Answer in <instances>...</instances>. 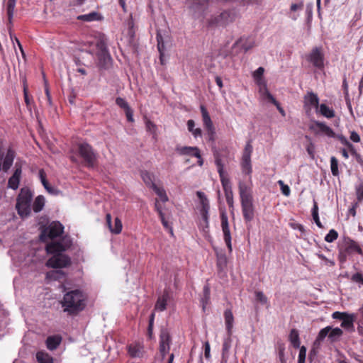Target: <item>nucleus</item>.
Here are the masks:
<instances>
[{
    "label": "nucleus",
    "mask_w": 363,
    "mask_h": 363,
    "mask_svg": "<svg viewBox=\"0 0 363 363\" xmlns=\"http://www.w3.org/2000/svg\"><path fill=\"white\" fill-rule=\"evenodd\" d=\"M86 296L80 289L65 291L60 303L63 312L68 315L76 316L84 310L86 306Z\"/></svg>",
    "instance_id": "1"
},
{
    "label": "nucleus",
    "mask_w": 363,
    "mask_h": 363,
    "mask_svg": "<svg viewBox=\"0 0 363 363\" xmlns=\"http://www.w3.org/2000/svg\"><path fill=\"white\" fill-rule=\"evenodd\" d=\"M338 259L340 262H345L347 257L353 253L363 256L362 246L350 237H344L338 246Z\"/></svg>",
    "instance_id": "2"
},
{
    "label": "nucleus",
    "mask_w": 363,
    "mask_h": 363,
    "mask_svg": "<svg viewBox=\"0 0 363 363\" xmlns=\"http://www.w3.org/2000/svg\"><path fill=\"white\" fill-rule=\"evenodd\" d=\"M33 194L30 189L22 188L16 199V208L21 218L26 217L31 212Z\"/></svg>",
    "instance_id": "3"
},
{
    "label": "nucleus",
    "mask_w": 363,
    "mask_h": 363,
    "mask_svg": "<svg viewBox=\"0 0 363 363\" xmlns=\"http://www.w3.org/2000/svg\"><path fill=\"white\" fill-rule=\"evenodd\" d=\"M78 155L83 159L84 165L89 168H94L97 164L98 155L91 145L86 143L77 145Z\"/></svg>",
    "instance_id": "4"
},
{
    "label": "nucleus",
    "mask_w": 363,
    "mask_h": 363,
    "mask_svg": "<svg viewBox=\"0 0 363 363\" xmlns=\"http://www.w3.org/2000/svg\"><path fill=\"white\" fill-rule=\"evenodd\" d=\"M238 17L237 12L235 10H225L218 15L211 16L207 21L208 26H222L225 27L228 24L233 23Z\"/></svg>",
    "instance_id": "5"
},
{
    "label": "nucleus",
    "mask_w": 363,
    "mask_h": 363,
    "mask_svg": "<svg viewBox=\"0 0 363 363\" xmlns=\"http://www.w3.org/2000/svg\"><path fill=\"white\" fill-rule=\"evenodd\" d=\"M196 196L199 199V210L201 216L202 222L201 223V226L203 228V230L208 229L209 227V216L208 211L210 209V203L209 200L208 199L206 194L200 191H196Z\"/></svg>",
    "instance_id": "6"
},
{
    "label": "nucleus",
    "mask_w": 363,
    "mask_h": 363,
    "mask_svg": "<svg viewBox=\"0 0 363 363\" xmlns=\"http://www.w3.org/2000/svg\"><path fill=\"white\" fill-rule=\"evenodd\" d=\"M342 335L343 331L340 328H333L331 326H326L319 331L314 342V345H320L327 336L330 342H337Z\"/></svg>",
    "instance_id": "7"
},
{
    "label": "nucleus",
    "mask_w": 363,
    "mask_h": 363,
    "mask_svg": "<svg viewBox=\"0 0 363 363\" xmlns=\"http://www.w3.org/2000/svg\"><path fill=\"white\" fill-rule=\"evenodd\" d=\"M63 230L64 227L60 222H52L42 231L40 239L45 240L46 238L54 239L60 237Z\"/></svg>",
    "instance_id": "8"
},
{
    "label": "nucleus",
    "mask_w": 363,
    "mask_h": 363,
    "mask_svg": "<svg viewBox=\"0 0 363 363\" xmlns=\"http://www.w3.org/2000/svg\"><path fill=\"white\" fill-rule=\"evenodd\" d=\"M175 151L181 156H190L198 158V164L200 167L203 164V160L201 157L200 150L197 147L177 145Z\"/></svg>",
    "instance_id": "9"
},
{
    "label": "nucleus",
    "mask_w": 363,
    "mask_h": 363,
    "mask_svg": "<svg viewBox=\"0 0 363 363\" xmlns=\"http://www.w3.org/2000/svg\"><path fill=\"white\" fill-rule=\"evenodd\" d=\"M70 264L71 259L69 256L62 253L52 255L46 263L48 267L55 269L67 267Z\"/></svg>",
    "instance_id": "10"
},
{
    "label": "nucleus",
    "mask_w": 363,
    "mask_h": 363,
    "mask_svg": "<svg viewBox=\"0 0 363 363\" xmlns=\"http://www.w3.org/2000/svg\"><path fill=\"white\" fill-rule=\"evenodd\" d=\"M171 343L172 337L168 330L167 328H162L160 334L159 350L162 359L169 352Z\"/></svg>",
    "instance_id": "11"
},
{
    "label": "nucleus",
    "mask_w": 363,
    "mask_h": 363,
    "mask_svg": "<svg viewBox=\"0 0 363 363\" xmlns=\"http://www.w3.org/2000/svg\"><path fill=\"white\" fill-rule=\"evenodd\" d=\"M309 129L315 135H324L329 138L335 137V133L330 127L318 121H313L309 125Z\"/></svg>",
    "instance_id": "12"
},
{
    "label": "nucleus",
    "mask_w": 363,
    "mask_h": 363,
    "mask_svg": "<svg viewBox=\"0 0 363 363\" xmlns=\"http://www.w3.org/2000/svg\"><path fill=\"white\" fill-rule=\"evenodd\" d=\"M306 59L318 69H322L324 67V55L321 48L315 47L313 48L306 56Z\"/></svg>",
    "instance_id": "13"
},
{
    "label": "nucleus",
    "mask_w": 363,
    "mask_h": 363,
    "mask_svg": "<svg viewBox=\"0 0 363 363\" xmlns=\"http://www.w3.org/2000/svg\"><path fill=\"white\" fill-rule=\"evenodd\" d=\"M220 220L224 241L229 250V252H232L231 235L229 228L228 218L225 212H222L220 213Z\"/></svg>",
    "instance_id": "14"
},
{
    "label": "nucleus",
    "mask_w": 363,
    "mask_h": 363,
    "mask_svg": "<svg viewBox=\"0 0 363 363\" xmlns=\"http://www.w3.org/2000/svg\"><path fill=\"white\" fill-rule=\"evenodd\" d=\"M220 220L224 241L229 250V252H232L231 235L229 228L228 218L225 212H222L220 213Z\"/></svg>",
    "instance_id": "15"
},
{
    "label": "nucleus",
    "mask_w": 363,
    "mask_h": 363,
    "mask_svg": "<svg viewBox=\"0 0 363 363\" xmlns=\"http://www.w3.org/2000/svg\"><path fill=\"white\" fill-rule=\"evenodd\" d=\"M242 212L245 222H250L255 216L252 199L241 200Z\"/></svg>",
    "instance_id": "16"
},
{
    "label": "nucleus",
    "mask_w": 363,
    "mask_h": 363,
    "mask_svg": "<svg viewBox=\"0 0 363 363\" xmlns=\"http://www.w3.org/2000/svg\"><path fill=\"white\" fill-rule=\"evenodd\" d=\"M127 352L131 358H142L145 354L143 342H134L127 346Z\"/></svg>",
    "instance_id": "17"
},
{
    "label": "nucleus",
    "mask_w": 363,
    "mask_h": 363,
    "mask_svg": "<svg viewBox=\"0 0 363 363\" xmlns=\"http://www.w3.org/2000/svg\"><path fill=\"white\" fill-rule=\"evenodd\" d=\"M21 173V165L18 164V163L16 162L15 165V171L13 175L9 179L8 181V186L9 188L13 190H16L18 188Z\"/></svg>",
    "instance_id": "18"
},
{
    "label": "nucleus",
    "mask_w": 363,
    "mask_h": 363,
    "mask_svg": "<svg viewBox=\"0 0 363 363\" xmlns=\"http://www.w3.org/2000/svg\"><path fill=\"white\" fill-rule=\"evenodd\" d=\"M234 46L240 48L246 52L255 46V41L252 37L243 36L235 43Z\"/></svg>",
    "instance_id": "19"
},
{
    "label": "nucleus",
    "mask_w": 363,
    "mask_h": 363,
    "mask_svg": "<svg viewBox=\"0 0 363 363\" xmlns=\"http://www.w3.org/2000/svg\"><path fill=\"white\" fill-rule=\"evenodd\" d=\"M116 104L125 111V114L128 122L133 123V111L128 105V102L121 97H117L116 99Z\"/></svg>",
    "instance_id": "20"
},
{
    "label": "nucleus",
    "mask_w": 363,
    "mask_h": 363,
    "mask_svg": "<svg viewBox=\"0 0 363 363\" xmlns=\"http://www.w3.org/2000/svg\"><path fill=\"white\" fill-rule=\"evenodd\" d=\"M15 157H16L15 151L11 148H9L6 151V153L4 158L3 162L1 163L2 170L4 172H7L9 170V169L11 168V167L12 166V164L13 163Z\"/></svg>",
    "instance_id": "21"
},
{
    "label": "nucleus",
    "mask_w": 363,
    "mask_h": 363,
    "mask_svg": "<svg viewBox=\"0 0 363 363\" xmlns=\"http://www.w3.org/2000/svg\"><path fill=\"white\" fill-rule=\"evenodd\" d=\"M156 39H157V50L160 53V64L162 65H165L164 55H165L166 48H165V42H164V38L160 31H157V33Z\"/></svg>",
    "instance_id": "22"
},
{
    "label": "nucleus",
    "mask_w": 363,
    "mask_h": 363,
    "mask_svg": "<svg viewBox=\"0 0 363 363\" xmlns=\"http://www.w3.org/2000/svg\"><path fill=\"white\" fill-rule=\"evenodd\" d=\"M305 107L311 110V107L318 108L319 106V99L317 94L313 92H308L304 97Z\"/></svg>",
    "instance_id": "23"
},
{
    "label": "nucleus",
    "mask_w": 363,
    "mask_h": 363,
    "mask_svg": "<svg viewBox=\"0 0 363 363\" xmlns=\"http://www.w3.org/2000/svg\"><path fill=\"white\" fill-rule=\"evenodd\" d=\"M170 299L169 293L167 291H164L162 295L159 296L155 305V310L164 311L167 308V302Z\"/></svg>",
    "instance_id": "24"
},
{
    "label": "nucleus",
    "mask_w": 363,
    "mask_h": 363,
    "mask_svg": "<svg viewBox=\"0 0 363 363\" xmlns=\"http://www.w3.org/2000/svg\"><path fill=\"white\" fill-rule=\"evenodd\" d=\"M99 60V66L103 69H107L111 62V57L109 52H96Z\"/></svg>",
    "instance_id": "25"
},
{
    "label": "nucleus",
    "mask_w": 363,
    "mask_h": 363,
    "mask_svg": "<svg viewBox=\"0 0 363 363\" xmlns=\"http://www.w3.org/2000/svg\"><path fill=\"white\" fill-rule=\"evenodd\" d=\"M46 250L49 254H52L54 255L65 251L66 247L62 243L60 242H55L48 244L46 247Z\"/></svg>",
    "instance_id": "26"
},
{
    "label": "nucleus",
    "mask_w": 363,
    "mask_h": 363,
    "mask_svg": "<svg viewBox=\"0 0 363 363\" xmlns=\"http://www.w3.org/2000/svg\"><path fill=\"white\" fill-rule=\"evenodd\" d=\"M224 318L228 335L231 336L234 321V317L231 310L227 309L225 311Z\"/></svg>",
    "instance_id": "27"
},
{
    "label": "nucleus",
    "mask_w": 363,
    "mask_h": 363,
    "mask_svg": "<svg viewBox=\"0 0 363 363\" xmlns=\"http://www.w3.org/2000/svg\"><path fill=\"white\" fill-rule=\"evenodd\" d=\"M355 320V315L350 314L341 323L340 326L349 333L354 332V322Z\"/></svg>",
    "instance_id": "28"
},
{
    "label": "nucleus",
    "mask_w": 363,
    "mask_h": 363,
    "mask_svg": "<svg viewBox=\"0 0 363 363\" xmlns=\"http://www.w3.org/2000/svg\"><path fill=\"white\" fill-rule=\"evenodd\" d=\"M239 194L241 200L252 199L251 189L243 182H240L238 184Z\"/></svg>",
    "instance_id": "29"
},
{
    "label": "nucleus",
    "mask_w": 363,
    "mask_h": 363,
    "mask_svg": "<svg viewBox=\"0 0 363 363\" xmlns=\"http://www.w3.org/2000/svg\"><path fill=\"white\" fill-rule=\"evenodd\" d=\"M240 167L242 172L244 174L250 176V177H251V174L252 172L251 158L242 157Z\"/></svg>",
    "instance_id": "30"
},
{
    "label": "nucleus",
    "mask_w": 363,
    "mask_h": 363,
    "mask_svg": "<svg viewBox=\"0 0 363 363\" xmlns=\"http://www.w3.org/2000/svg\"><path fill=\"white\" fill-rule=\"evenodd\" d=\"M62 337L60 335H52L46 340L47 348L50 350H55L61 343Z\"/></svg>",
    "instance_id": "31"
},
{
    "label": "nucleus",
    "mask_w": 363,
    "mask_h": 363,
    "mask_svg": "<svg viewBox=\"0 0 363 363\" xmlns=\"http://www.w3.org/2000/svg\"><path fill=\"white\" fill-rule=\"evenodd\" d=\"M200 110L204 128L213 127V124L206 108L203 105H201Z\"/></svg>",
    "instance_id": "32"
},
{
    "label": "nucleus",
    "mask_w": 363,
    "mask_h": 363,
    "mask_svg": "<svg viewBox=\"0 0 363 363\" xmlns=\"http://www.w3.org/2000/svg\"><path fill=\"white\" fill-rule=\"evenodd\" d=\"M190 7L195 11H203L207 6L209 0H187Z\"/></svg>",
    "instance_id": "33"
},
{
    "label": "nucleus",
    "mask_w": 363,
    "mask_h": 363,
    "mask_svg": "<svg viewBox=\"0 0 363 363\" xmlns=\"http://www.w3.org/2000/svg\"><path fill=\"white\" fill-rule=\"evenodd\" d=\"M187 128L194 138H196L202 136L201 129L200 128H195V122L194 120L190 119L187 121Z\"/></svg>",
    "instance_id": "34"
},
{
    "label": "nucleus",
    "mask_w": 363,
    "mask_h": 363,
    "mask_svg": "<svg viewBox=\"0 0 363 363\" xmlns=\"http://www.w3.org/2000/svg\"><path fill=\"white\" fill-rule=\"evenodd\" d=\"M289 341L294 348L300 347L299 334L296 329H292L289 334Z\"/></svg>",
    "instance_id": "35"
},
{
    "label": "nucleus",
    "mask_w": 363,
    "mask_h": 363,
    "mask_svg": "<svg viewBox=\"0 0 363 363\" xmlns=\"http://www.w3.org/2000/svg\"><path fill=\"white\" fill-rule=\"evenodd\" d=\"M38 363H53V358L47 352L39 351L36 353Z\"/></svg>",
    "instance_id": "36"
},
{
    "label": "nucleus",
    "mask_w": 363,
    "mask_h": 363,
    "mask_svg": "<svg viewBox=\"0 0 363 363\" xmlns=\"http://www.w3.org/2000/svg\"><path fill=\"white\" fill-rule=\"evenodd\" d=\"M219 177L224 191V194L233 191L231 182L225 174L219 175Z\"/></svg>",
    "instance_id": "37"
},
{
    "label": "nucleus",
    "mask_w": 363,
    "mask_h": 363,
    "mask_svg": "<svg viewBox=\"0 0 363 363\" xmlns=\"http://www.w3.org/2000/svg\"><path fill=\"white\" fill-rule=\"evenodd\" d=\"M16 1H15L8 0L7 4H6V11H7L8 21H9V25L12 24V20H13L15 6H16Z\"/></svg>",
    "instance_id": "38"
},
{
    "label": "nucleus",
    "mask_w": 363,
    "mask_h": 363,
    "mask_svg": "<svg viewBox=\"0 0 363 363\" xmlns=\"http://www.w3.org/2000/svg\"><path fill=\"white\" fill-rule=\"evenodd\" d=\"M45 205V199L43 196H38L35 198L32 208L34 212L38 213L43 208Z\"/></svg>",
    "instance_id": "39"
},
{
    "label": "nucleus",
    "mask_w": 363,
    "mask_h": 363,
    "mask_svg": "<svg viewBox=\"0 0 363 363\" xmlns=\"http://www.w3.org/2000/svg\"><path fill=\"white\" fill-rule=\"evenodd\" d=\"M155 194L160 197V200L165 203L168 201L169 199L166 194L165 190L163 187H160L157 186L156 184H152V189Z\"/></svg>",
    "instance_id": "40"
},
{
    "label": "nucleus",
    "mask_w": 363,
    "mask_h": 363,
    "mask_svg": "<svg viewBox=\"0 0 363 363\" xmlns=\"http://www.w3.org/2000/svg\"><path fill=\"white\" fill-rule=\"evenodd\" d=\"M319 111L323 116L328 118H332L335 116V111L327 105L322 104L319 106Z\"/></svg>",
    "instance_id": "41"
},
{
    "label": "nucleus",
    "mask_w": 363,
    "mask_h": 363,
    "mask_svg": "<svg viewBox=\"0 0 363 363\" xmlns=\"http://www.w3.org/2000/svg\"><path fill=\"white\" fill-rule=\"evenodd\" d=\"M141 177L145 184L152 189V184H155L153 182L154 176L152 174L147 171H143L141 172Z\"/></svg>",
    "instance_id": "42"
},
{
    "label": "nucleus",
    "mask_w": 363,
    "mask_h": 363,
    "mask_svg": "<svg viewBox=\"0 0 363 363\" xmlns=\"http://www.w3.org/2000/svg\"><path fill=\"white\" fill-rule=\"evenodd\" d=\"M98 15L96 12H91L88 14L78 16L77 18L79 21L91 22L98 20Z\"/></svg>",
    "instance_id": "43"
},
{
    "label": "nucleus",
    "mask_w": 363,
    "mask_h": 363,
    "mask_svg": "<svg viewBox=\"0 0 363 363\" xmlns=\"http://www.w3.org/2000/svg\"><path fill=\"white\" fill-rule=\"evenodd\" d=\"M96 47L97 49V52H108L107 48V40L104 36L97 40Z\"/></svg>",
    "instance_id": "44"
},
{
    "label": "nucleus",
    "mask_w": 363,
    "mask_h": 363,
    "mask_svg": "<svg viewBox=\"0 0 363 363\" xmlns=\"http://www.w3.org/2000/svg\"><path fill=\"white\" fill-rule=\"evenodd\" d=\"M215 163L217 167L218 172L219 175L225 174L224 172L225 163L219 154L215 155Z\"/></svg>",
    "instance_id": "45"
},
{
    "label": "nucleus",
    "mask_w": 363,
    "mask_h": 363,
    "mask_svg": "<svg viewBox=\"0 0 363 363\" xmlns=\"http://www.w3.org/2000/svg\"><path fill=\"white\" fill-rule=\"evenodd\" d=\"M65 277V274L60 270L51 271L47 273V279L59 280Z\"/></svg>",
    "instance_id": "46"
},
{
    "label": "nucleus",
    "mask_w": 363,
    "mask_h": 363,
    "mask_svg": "<svg viewBox=\"0 0 363 363\" xmlns=\"http://www.w3.org/2000/svg\"><path fill=\"white\" fill-rule=\"evenodd\" d=\"M330 169L333 176L337 177L339 175L338 160L335 157H331L330 158Z\"/></svg>",
    "instance_id": "47"
},
{
    "label": "nucleus",
    "mask_w": 363,
    "mask_h": 363,
    "mask_svg": "<svg viewBox=\"0 0 363 363\" xmlns=\"http://www.w3.org/2000/svg\"><path fill=\"white\" fill-rule=\"evenodd\" d=\"M122 222L121 219L118 217L115 218L114 225L113 226V229H111V233L113 234H119L122 230Z\"/></svg>",
    "instance_id": "48"
},
{
    "label": "nucleus",
    "mask_w": 363,
    "mask_h": 363,
    "mask_svg": "<svg viewBox=\"0 0 363 363\" xmlns=\"http://www.w3.org/2000/svg\"><path fill=\"white\" fill-rule=\"evenodd\" d=\"M203 297L201 299L203 303V308H205V304L207 303L210 299V287L208 285H206L203 289Z\"/></svg>",
    "instance_id": "49"
},
{
    "label": "nucleus",
    "mask_w": 363,
    "mask_h": 363,
    "mask_svg": "<svg viewBox=\"0 0 363 363\" xmlns=\"http://www.w3.org/2000/svg\"><path fill=\"white\" fill-rule=\"evenodd\" d=\"M337 237H338L337 232L334 229H331L329 231V233L326 235V236L325 237V240L327 242H333L337 238Z\"/></svg>",
    "instance_id": "50"
},
{
    "label": "nucleus",
    "mask_w": 363,
    "mask_h": 363,
    "mask_svg": "<svg viewBox=\"0 0 363 363\" xmlns=\"http://www.w3.org/2000/svg\"><path fill=\"white\" fill-rule=\"evenodd\" d=\"M255 294L257 301L259 302L262 305L268 303V298L262 291H255Z\"/></svg>",
    "instance_id": "51"
},
{
    "label": "nucleus",
    "mask_w": 363,
    "mask_h": 363,
    "mask_svg": "<svg viewBox=\"0 0 363 363\" xmlns=\"http://www.w3.org/2000/svg\"><path fill=\"white\" fill-rule=\"evenodd\" d=\"M231 336L228 335V337L225 338L223 343V347H222V354L223 355H225L227 354L231 347Z\"/></svg>",
    "instance_id": "52"
},
{
    "label": "nucleus",
    "mask_w": 363,
    "mask_h": 363,
    "mask_svg": "<svg viewBox=\"0 0 363 363\" xmlns=\"http://www.w3.org/2000/svg\"><path fill=\"white\" fill-rule=\"evenodd\" d=\"M357 203L363 201V184L360 183L355 187Z\"/></svg>",
    "instance_id": "53"
},
{
    "label": "nucleus",
    "mask_w": 363,
    "mask_h": 363,
    "mask_svg": "<svg viewBox=\"0 0 363 363\" xmlns=\"http://www.w3.org/2000/svg\"><path fill=\"white\" fill-rule=\"evenodd\" d=\"M159 217L160 218V220H161L162 224L164 226V228L165 229L168 230L169 233L171 234V235L173 236L174 235V233H173L172 227L171 226V225L169 224L168 220H166V218L164 217V214H163L162 216H159Z\"/></svg>",
    "instance_id": "54"
},
{
    "label": "nucleus",
    "mask_w": 363,
    "mask_h": 363,
    "mask_svg": "<svg viewBox=\"0 0 363 363\" xmlns=\"http://www.w3.org/2000/svg\"><path fill=\"white\" fill-rule=\"evenodd\" d=\"M252 150H253L252 145H251L250 142L249 141L247 143V144L244 148L242 157L251 158V155H252Z\"/></svg>",
    "instance_id": "55"
},
{
    "label": "nucleus",
    "mask_w": 363,
    "mask_h": 363,
    "mask_svg": "<svg viewBox=\"0 0 363 363\" xmlns=\"http://www.w3.org/2000/svg\"><path fill=\"white\" fill-rule=\"evenodd\" d=\"M146 129L153 135H156L157 126L156 125L150 120H147L145 123Z\"/></svg>",
    "instance_id": "56"
},
{
    "label": "nucleus",
    "mask_w": 363,
    "mask_h": 363,
    "mask_svg": "<svg viewBox=\"0 0 363 363\" xmlns=\"http://www.w3.org/2000/svg\"><path fill=\"white\" fill-rule=\"evenodd\" d=\"M278 184H279V186L281 187V190L282 194L284 196H289L290 195V193H291L289 186L288 185L285 184L284 183V182L281 181V180H279L278 182Z\"/></svg>",
    "instance_id": "57"
},
{
    "label": "nucleus",
    "mask_w": 363,
    "mask_h": 363,
    "mask_svg": "<svg viewBox=\"0 0 363 363\" xmlns=\"http://www.w3.org/2000/svg\"><path fill=\"white\" fill-rule=\"evenodd\" d=\"M306 355V347L305 346H302L300 347L298 362V363H305Z\"/></svg>",
    "instance_id": "58"
},
{
    "label": "nucleus",
    "mask_w": 363,
    "mask_h": 363,
    "mask_svg": "<svg viewBox=\"0 0 363 363\" xmlns=\"http://www.w3.org/2000/svg\"><path fill=\"white\" fill-rule=\"evenodd\" d=\"M264 86V94L266 99H268L269 102L273 104L274 106L279 105V102L276 100V99L270 94V92L268 91L267 87Z\"/></svg>",
    "instance_id": "59"
},
{
    "label": "nucleus",
    "mask_w": 363,
    "mask_h": 363,
    "mask_svg": "<svg viewBox=\"0 0 363 363\" xmlns=\"http://www.w3.org/2000/svg\"><path fill=\"white\" fill-rule=\"evenodd\" d=\"M264 86V94L266 99H268L269 102L273 104L274 106L279 105V102L276 100V99L270 94V92L268 91L267 87Z\"/></svg>",
    "instance_id": "60"
},
{
    "label": "nucleus",
    "mask_w": 363,
    "mask_h": 363,
    "mask_svg": "<svg viewBox=\"0 0 363 363\" xmlns=\"http://www.w3.org/2000/svg\"><path fill=\"white\" fill-rule=\"evenodd\" d=\"M208 138V140L214 142L216 140V130L214 126L205 129Z\"/></svg>",
    "instance_id": "61"
},
{
    "label": "nucleus",
    "mask_w": 363,
    "mask_h": 363,
    "mask_svg": "<svg viewBox=\"0 0 363 363\" xmlns=\"http://www.w3.org/2000/svg\"><path fill=\"white\" fill-rule=\"evenodd\" d=\"M350 315L346 312L335 311L332 314V317L334 319L341 320L342 321Z\"/></svg>",
    "instance_id": "62"
},
{
    "label": "nucleus",
    "mask_w": 363,
    "mask_h": 363,
    "mask_svg": "<svg viewBox=\"0 0 363 363\" xmlns=\"http://www.w3.org/2000/svg\"><path fill=\"white\" fill-rule=\"evenodd\" d=\"M264 72V69L262 67H259L258 69H257L252 74L255 80L262 79Z\"/></svg>",
    "instance_id": "63"
},
{
    "label": "nucleus",
    "mask_w": 363,
    "mask_h": 363,
    "mask_svg": "<svg viewBox=\"0 0 363 363\" xmlns=\"http://www.w3.org/2000/svg\"><path fill=\"white\" fill-rule=\"evenodd\" d=\"M352 280L354 282L363 284V274L361 273H355L352 276Z\"/></svg>",
    "instance_id": "64"
}]
</instances>
